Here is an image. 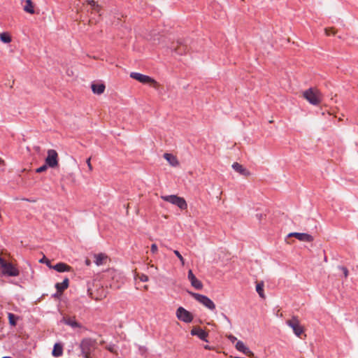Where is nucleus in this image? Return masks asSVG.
<instances>
[{
	"label": "nucleus",
	"mask_w": 358,
	"mask_h": 358,
	"mask_svg": "<svg viewBox=\"0 0 358 358\" xmlns=\"http://www.w3.org/2000/svg\"><path fill=\"white\" fill-rule=\"evenodd\" d=\"M0 266L2 268V274L10 277H16L20 274V271L12 263L6 262L0 257Z\"/></svg>",
	"instance_id": "nucleus-1"
},
{
	"label": "nucleus",
	"mask_w": 358,
	"mask_h": 358,
	"mask_svg": "<svg viewBox=\"0 0 358 358\" xmlns=\"http://www.w3.org/2000/svg\"><path fill=\"white\" fill-rule=\"evenodd\" d=\"M189 293L195 300L201 303L208 309L212 311L215 310V305L214 302L207 296L192 292H189Z\"/></svg>",
	"instance_id": "nucleus-2"
},
{
	"label": "nucleus",
	"mask_w": 358,
	"mask_h": 358,
	"mask_svg": "<svg viewBox=\"0 0 358 358\" xmlns=\"http://www.w3.org/2000/svg\"><path fill=\"white\" fill-rule=\"evenodd\" d=\"M94 343L95 341L89 338H83L81 341L79 347L81 350V355L83 358H90Z\"/></svg>",
	"instance_id": "nucleus-3"
},
{
	"label": "nucleus",
	"mask_w": 358,
	"mask_h": 358,
	"mask_svg": "<svg viewBox=\"0 0 358 358\" xmlns=\"http://www.w3.org/2000/svg\"><path fill=\"white\" fill-rule=\"evenodd\" d=\"M162 199L170 203L176 205L181 210H185L187 208V203L184 198L178 196L177 195H166L162 196Z\"/></svg>",
	"instance_id": "nucleus-4"
},
{
	"label": "nucleus",
	"mask_w": 358,
	"mask_h": 358,
	"mask_svg": "<svg viewBox=\"0 0 358 358\" xmlns=\"http://www.w3.org/2000/svg\"><path fill=\"white\" fill-rule=\"evenodd\" d=\"M303 96L310 104L314 106H317L321 101L318 91H315L313 88L304 91Z\"/></svg>",
	"instance_id": "nucleus-5"
},
{
	"label": "nucleus",
	"mask_w": 358,
	"mask_h": 358,
	"mask_svg": "<svg viewBox=\"0 0 358 358\" xmlns=\"http://www.w3.org/2000/svg\"><path fill=\"white\" fill-rule=\"evenodd\" d=\"M45 163L50 168H55L58 165V154L56 150L50 149L48 150Z\"/></svg>",
	"instance_id": "nucleus-6"
},
{
	"label": "nucleus",
	"mask_w": 358,
	"mask_h": 358,
	"mask_svg": "<svg viewBox=\"0 0 358 358\" xmlns=\"http://www.w3.org/2000/svg\"><path fill=\"white\" fill-rule=\"evenodd\" d=\"M176 317L185 323H189L193 320L192 314L182 306L176 310Z\"/></svg>",
	"instance_id": "nucleus-7"
},
{
	"label": "nucleus",
	"mask_w": 358,
	"mask_h": 358,
	"mask_svg": "<svg viewBox=\"0 0 358 358\" xmlns=\"http://www.w3.org/2000/svg\"><path fill=\"white\" fill-rule=\"evenodd\" d=\"M286 322L292 329L296 336H300L303 334V328L296 317H293L292 320H287Z\"/></svg>",
	"instance_id": "nucleus-8"
},
{
	"label": "nucleus",
	"mask_w": 358,
	"mask_h": 358,
	"mask_svg": "<svg viewBox=\"0 0 358 358\" xmlns=\"http://www.w3.org/2000/svg\"><path fill=\"white\" fill-rule=\"evenodd\" d=\"M130 77L143 84L155 82L151 77L138 72H131L130 73Z\"/></svg>",
	"instance_id": "nucleus-9"
},
{
	"label": "nucleus",
	"mask_w": 358,
	"mask_h": 358,
	"mask_svg": "<svg viewBox=\"0 0 358 358\" xmlns=\"http://www.w3.org/2000/svg\"><path fill=\"white\" fill-rule=\"evenodd\" d=\"M287 237H295L298 240L305 242L313 241V237L307 233L291 232L287 235Z\"/></svg>",
	"instance_id": "nucleus-10"
},
{
	"label": "nucleus",
	"mask_w": 358,
	"mask_h": 358,
	"mask_svg": "<svg viewBox=\"0 0 358 358\" xmlns=\"http://www.w3.org/2000/svg\"><path fill=\"white\" fill-rule=\"evenodd\" d=\"M187 278L191 282V285L195 289L200 290L203 288V283L196 278L192 270H189Z\"/></svg>",
	"instance_id": "nucleus-11"
},
{
	"label": "nucleus",
	"mask_w": 358,
	"mask_h": 358,
	"mask_svg": "<svg viewBox=\"0 0 358 358\" xmlns=\"http://www.w3.org/2000/svg\"><path fill=\"white\" fill-rule=\"evenodd\" d=\"M191 335L196 336L201 341H205V342H208L207 340V337L208 336V332L201 328H199V327L193 328L191 330Z\"/></svg>",
	"instance_id": "nucleus-12"
},
{
	"label": "nucleus",
	"mask_w": 358,
	"mask_h": 358,
	"mask_svg": "<svg viewBox=\"0 0 358 358\" xmlns=\"http://www.w3.org/2000/svg\"><path fill=\"white\" fill-rule=\"evenodd\" d=\"M236 348L237 350L244 353L245 355H253L250 350L245 346L244 343L241 341H238L236 344Z\"/></svg>",
	"instance_id": "nucleus-13"
},
{
	"label": "nucleus",
	"mask_w": 358,
	"mask_h": 358,
	"mask_svg": "<svg viewBox=\"0 0 358 358\" xmlns=\"http://www.w3.org/2000/svg\"><path fill=\"white\" fill-rule=\"evenodd\" d=\"M232 168L235 171L239 173L243 176L250 175V171L245 169L241 164H238V162H234L232 164Z\"/></svg>",
	"instance_id": "nucleus-14"
},
{
	"label": "nucleus",
	"mask_w": 358,
	"mask_h": 358,
	"mask_svg": "<svg viewBox=\"0 0 358 358\" xmlns=\"http://www.w3.org/2000/svg\"><path fill=\"white\" fill-rule=\"evenodd\" d=\"M52 268L57 271V272L62 273L69 271L71 270V266L65 263L59 262L52 266Z\"/></svg>",
	"instance_id": "nucleus-15"
},
{
	"label": "nucleus",
	"mask_w": 358,
	"mask_h": 358,
	"mask_svg": "<svg viewBox=\"0 0 358 358\" xmlns=\"http://www.w3.org/2000/svg\"><path fill=\"white\" fill-rule=\"evenodd\" d=\"M63 354V345L60 343H56L53 346L52 355L55 357H59Z\"/></svg>",
	"instance_id": "nucleus-16"
},
{
	"label": "nucleus",
	"mask_w": 358,
	"mask_h": 358,
	"mask_svg": "<svg viewBox=\"0 0 358 358\" xmlns=\"http://www.w3.org/2000/svg\"><path fill=\"white\" fill-rule=\"evenodd\" d=\"M69 280L68 278H65L62 282H57L55 288L57 292L62 293L69 287Z\"/></svg>",
	"instance_id": "nucleus-17"
},
{
	"label": "nucleus",
	"mask_w": 358,
	"mask_h": 358,
	"mask_svg": "<svg viewBox=\"0 0 358 358\" xmlns=\"http://www.w3.org/2000/svg\"><path fill=\"white\" fill-rule=\"evenodd\" d=\"M24 5H23V9L24 10L29 14H34V4L31 0H24Z\"/></svg>",
	"instance_id": "nucleus-18"
},
{
	"label": "nucleus",
	"mask_w": 358,
	"mask_h": 358,
	"mask_svg": "<svg viewBox=\"0 0 358 358\" xmlns=\"http://www.w3.org/2000/svg\"><path fill=\"white\" fill-rule=\"evenodd\" d=\"M64 322L66 324L71 327L73 329L81 327V324L71 317L64 318Z\"/></svg>",
	"instance_id": "nucleus-19"
},
{
	"label": "nucleus",
	"mask_w": 358,
	"mask_h": 358,
	"mask_svg": "<svg viewBox=\"0 0 358 358\" xmlns=\"http://www.w3.org/2000/svg\"><path fill=\"white\" fill-rule=\"evenodd\" d=\"M105 85L103 84H92V90L93 93L96 94H101L103 93L105 90Z\"/></svg>",
	"instance_id": "nucleus-20"
},
{
	"label": "nucleus",
	"mask_w": 358,
	"mask_h": 358,
	"mask_svg": "<svg viewBox=\"0 0 358 358\" xmlns=\"http://www.w3.org/2000/svg\"><path fill=\"white\" fill-rule=\"evenodd\" d=\"M164 157L165 159H166L171 165L173 166H176L177 165H178V161L177 159V158L173 156L172 154H170V153H165L164 155Z\"/></svg>",
	"instance_id": "nucleus-21"
},
{
	"label": "nucleus",
	"mask_w": 358,
	"mask_h": 358,
	"mask_svg": "<svg viewBox=\"0 0 358 358\" xmlns=\"http://www.w3.org/2000/svg\"><path fill=\"white\" fill-rule=\"evenodd\" d=\"M264 285L263 281L258 282L256 285V291L259 295V296L262 299L265 298V295L264 293Z\"/></svg>",
	"instance_id": "nucleus-22"
},
{
	"label": "nucleus",
	"mask_w": 358,
	"mask_h": 358,
	"mask_svg": "<svg viewBox=\"0 0 358 358\" xmlns=\"http://www.w3.org/2000/svg\"><path fill=\"white\" fill-rule=\"evenodd\" d=\"M180 45L178 48L174 49V52L178 55H182L187 51V47L186 45H182V42H178Z\"/></svg>",
	"instance_id": "nucleus-23"
},
{
	"label": "nucleus",
	"mask_w": 358,
	"mask_h": 358,
	"mask_svg": "<svg viewBox=\"0 0 358 358\" xmlns=\"http://www.w3.org/2000/svg\"><path fill=\"white\" fill-rule=\"evenodd\" d=\"M8 317L10 325L12 327H15L17 324V320L18 319V317L15 316L13 313H8Z\"/></svg>",
	"instance_id": "nucleus-24"
},
{
	"label": "nucleus",
	"mask_w": 358,
	"mask_h": 358,
	"mask_svg": "<svg viewBox=\"0 0 358 358\" xmlns=\"http://www.w3.org/2000/svg\"><path fill=\"white\" fill-rule=\"evenodd\" d=\"M105 257H106V255L103 253H99V254L95 255V261H94L95 264L97 266L103 264V261Z\"/></svg>",
	"instance_id": "nucleus-25"
},
{
	"label": "nucleus",
	"mask_w": 358,
	"mask_h": 358,
	"mask_svg": "<svg viewBox=\"0 0 358 358\" xmlns=\"http://www.w3.org/2000/svg\"><path fill=\"white\" fill-rule=\"evenodd\" d=\"M0 40L4 43H8L11 41V37L8 34L3 32L0 34Z\"/></svg>",
	"instance_id": "nucleus-26"
},
{
	"label": "nucleus",
	"mask_w": 358,
	"mask_h": 358,
	"mask_svg": "<svg viewBox=\"0 0 358 358\" xmlns=\"http://www.w3.org/2000/svg\"><path fill=\"white\" fill-rule=\"evenodd\" d=\"M39 262L41 263H45L47 265V266H48L50 268H52V266L51 265V262L45 257H43Z\"/></svg>",
	"instance_id": "nucleus-27"
},
{
	"label": "nucleus",
	"mask_w": 358,
	"mask_h": 358,
	"mask_svg": "<svg viewBox=\"0 0 358 358\" xmlns=\"http://www.w3.org/2000/svg\"><path fill=\"white\" fill-rule=\"evenodd\" d=\"M338 268L343 272L345 278L348 276V269L345 266H338Z\"/></svg>",
	"instance_id": "nucleus-28"
},
{
	"label": "nucleus",
	"mask_w": 358,
	"mask_h": 358,
	"mask_svg": "<svg viewBox=\"0 0 358 358\" xmlns=\"http://www.w3.org/2000/svg\"><path fill=\"white\" fill-rule=\"evenodd\" d=\"M48 167H49L45 163V164L42 165L41 166L38 167V169H36V173H42L45 171L47 170Z\"/></svg>",
	"instance_id": "nucleus-29"
},
{
	"label": "nucleus",
	"mask_w": 358,
	"mask_h": 358,
	"mask_svg": "<svg viewBox=\"0 0 358 358\" xmlns=\"http://www.w3.org/2000/svg\"><path fill=\"white\" fill-rule=\"evenodd\" d=\"M173 252L178 257V258L180 259L182 264L183 265L185 264V260H184V258L182 257V256L181 255V254L179 252V251L174 250Z\"/></svg>",
	"instance_id": "nucleus-30"
},
{
	"label": "nucleus",
	"mask_w": 358,
	"mask_h": 358,
	"mask_svg": "<svg viewBox=\"0 0 358 358\" xmlns=\"http://www.w3.org/2000/svg\"><path fill=\"white\" fill-rule=\"evenodd\" d=\"M138 278H139V280L141 282H148V280H149L148 276L147 275H145V274H143V273H141V275H139Z\"/></svg>",
	"instance_id": "nucleus-31"
},
{
	"label": "nucleus",
	"mask_w": 358,
	"mask_h": 358,
	"mask_svg": "<svg viewBox=\"0 0 358 358\" xmlns=\"http://www.w3.org/2000/svg\"><path fill=\"white\" fill-rule=\"evenodd\" d=\"M88 3L92 6V8L94 10H96L99 7V6L96 4V3L93 0L89 1Z\"/></svg>",
	"instance_id": "nucleus-32"
},
{
	"label": "nucleus",
	"mask_w": 358,
	"mask_h": 358,
	"mask_svg": "<svg viewBox=\"0 0 358 358\" xmlns=\"http://www.w3.org/2000/svg\"><path fill=\"white\" fill-rule=\"evenodd\" d=\"M158 248L157 245L155 243H153L151 245L150 250L152 253H156L157 252Z\"/></svg>",
	"instance_id": "nucleus-33"
},
{
	"label": "nucleus",
	"mask_w": 358,
	"mask_h": 358,
	"mask_svg": "<svg viewBox=\"0 0 358 358\" xmlns=\"http://www.w3.org/2000/svg\"><path fill=\"white\" fill-rule=\"evenodd\" d=\"M222 316L224 317V319L227 321L231 324V320L230 319L224 314L222 313Z\"/></svg>",
	"instance_id": "nucleus-34"
},
{
	"label": "nucleus",
	"mask_w": 358,
	"mask_h": 358,
	"mask_svg": "<svg viewBox=\"0 0 358 358\" xmlns=\"http://www.w3.org/2000/svg\"><path fill=\"white\" fill-rule=\"evenodd\" d=\"M87 166H88V167H89L90 170H92V165H91V164H90V158H88V159H87Z\"/></svg>",
	"instance_id": "nucleus-35"
},
{
	"label": "nucleus",
	"mask_w": 358,
	"mask_h": 358,
	"mask_svg": "<svg viewBox=\"0 0 358 358\" xmlns=\"http://www.w3.org/2000/svg\"><path fill=\"white\" fill-rule=\"evenodd\" d=\"M106 348H107V350H108V351H110V352H114V348H113V346H108V347H107Z\"/></svg>",
	"instance_id": "nucleus-36"
},
{
	"label": "nucleus",
	"mask_w": 358,
	"mask_h": 358,
	"mask_svg": "<svg viewBox=\"0 0 358 358\" xmlns=\"http://www.w3.org/2000/svg\"><path fill=\"white\" fill-rule=\"evenodd\" d=\"M61 294H62V293H59V292H57L56 293H55V294L52 295V296H53V297H59Z\"/></svg>",
	"instance_id": "nucleus-37"
},
{
	"label": "nucleus",
	"mask_w": 358,
	"mask_h": 358,
	"mask_svg": "<svg viewBox=\"0 0 358 358\" xmlns=\"http://www.w3.org/2000/svg\"><path fill=\"white\" fill-rule=\"evenodd\" d=\"M230 338H231V340H236V338L233 336H231Z\"/></svg>",
	"instance_id": "nucleus-38"
},
{
	"label": "nucleus",
	"mask_w": 358,
	"mask_h": 358,
	"mask_svg": "<svg viewBox=\"0 0 358 358\" xmlns=\"http://www.w3.org/2000/svg\"><path fill=\"white\" fill-rule=\"evenodd\" d=\"M2 358H12V357H3Z\"/></svg>",
	"instance_id": "nucleus-39"
}]
</instances>
